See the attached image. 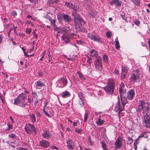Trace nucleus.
Returning a JSON list of instances; mask_svg holds the SVG:
<instances>
[{"mask_svg":"<svg viewBox=\"0 0 150 150\" xmlns=\"http://www.w3.org/2000/svg\"><path fill=\"white\" fill-rule=\"evenodd\" d=\"M89 113L87 112H86L84 114V122H86L87 120L88 116L89 115Z\"/></svg>","mask_w":150,"mask_h":150,"instance_id":"nucleus-33","label":"nucleus"},{"mask_svg":"<svg viewBox=\"0 0 150 150\" xmlns=\"http://www.w3.org/2000/svg\"><path fill=\"white\" fill-rule=\"evenodd\" d=\"M24 129L26 132L29 134L37 132L36 129L34 125L30 123L26 124Z\"/></svg>","mask_w":150,"mask_h":150,"instance_id":"nucleus-3","label":"nucleus"},{"mask_svg":"<svg viewBox=\"0 0 150 150\" xmlns=\"http://www.w3.org/2000/svg\"><path fill=\"white\" fill-rule=\"evenodd\" d=\"M51 148L52 149H59L56 146H51Z\"/></svg>","mask_w":150,"mask_h":150,"instance_id":"nucleus-57","label":"nucleus"},{"mask_svg":"<svg viewBox=\"0 0 150 150\" xmlns=\"http://www.w3.org/2000/svg\"><path fill=\"white\" fill-rule=\"evenodd\" d=\"M131 1H132V2H133V3H134V4L137 6H139V0H130Z\"/></svg>","mask_w":150,"mask_h":150,"instance_id":"nucleus-34","label":"nucleus"},{"mask_svg":"<svg viewBox=\"0 0 150 150\" xmlns=\"http://www.w3.org/2000/svg\"><path fill=\"white\" fill-rule=\"evenodd\" d=\"M26 98V95L25 94H21L17 98L14 99L13 104L22 107H25L27 104L25 103L24 100Z\"/></svg>","mask_w":150,"mask_h":150,"instance_id":"nucleus-2","label":"nucleus"},{"mask_svg":"<svg viewBox=\"0 0 150 150\" xmlns=\"http://www.w3.org/2000/svg\"><path fill=\"white\" fill-rule=\"evenodd\" d=\"M108 38H110L112 36V34L110 32H107L106 33Z\"/></svg>","mask_w":150,"mask_h":150,"instance_id":"nucleus-40","label":"nucleus"},{"mask_svg":"<svg viewBox=\"0 0 150 150\" xmlns=\"http://www.w3.org/2000/svg\"><path fill=\"white\" fill-rule=\"evenodd\" d=\"M115 42H116L115 45H119V41L117 39H116L115 40Z\"/></svg>","mask_w":150,"mask_h":150,"instance_id":"nucleus-62","label":"nucleus"},{"mask_svg":"<svg viewBox=\"0 0 150 150\" xmlns=\"http://www.w3.org/2000/svg\"><path fill=\"white\" fill-rule=\"evenodd\" d=\"M132 74L130 78L131 80L135 82L139 81V69H136L133 70L132 72Z\"/></svg>","mask_w":150,"mask_h":150,"instance_id":"nucleus-4","label":"nucleus"},{"mask_svg":"<svg viewBox=\"0 0 150 150\" xmlns=\"http://www.w3.org/2000/svg\"><path fill=\"white\" fill-rule=\"evenodd\" d=\"M30 2L35 4H36L38 3V0H31Z\"/></svg>","mask_w":150,"mask_h":150,"instance_id":"nucleus-52","label":"nucleus"},{"mask_svg":"<svg viewBox=\"0 0 150 150\" xmlns=\"http://www.w3.org/2000/svg\"><path fill=\"white\" fill-rule=\"evenodd\" d=\"M7 125L8 127V128L6 129V131H9L12 128V125L10 124L9 123H8L7 124Z\"/></svg>","mask_w":150,"mask_h":150,"instance_id":"nucleus-36","label":"nucleus"},{"mask_svg":"<svg viewBox=\"0 0 150 150\" xmlns=\"http://www.w3.org/2000/svg\"><path fill=\"white\" fill-rule=\"evenodd\" d=\"M145 133H143L141 134L139 136V137L137 138V139L139 140L140 138H141V137H143V136H144V135H145Z\"/></svg>","mask_w":150,"mask_h":150,"instance_id":"nucleus-50","label":"nucleus"},{"mask_svg":"<svg viewBox=\"0 0 150 150\" xmlns=\"http://www.w3.org/2000/svg\"><path fill=\"white\" fill-rule=\"evenodd\" d=\"M122 144V138L120 137H118L115 144V148L119 149L121 147Z\"/></svg>","mask_w":150,"mask_h":150,"instance_id":"nucleus-8","label":"nucleus"},{"mask_svg":"<svg viewBox=\"0 0 150 150\" xmlns=\"http://www.w3.org/2000/svg\"><path fill=\"white\" fill-rule=\"evenodd\" d=\"M8 137L11 139H14L17 136L13 133H11L8 135Z\"/></svg>","mask_w":150,"mask_h":150,"instance_id":"nucleus-31","label":"nucleus"},{"mask_svg":"<svg viewBox=\"0 0 150 150\" xmlns=\"http://www.w3.org/2000/svg\"><path fill=\"white\" fill-rule=\"evenodd\" d=\"M42 135L43 138L46 139H49L51 136L50 132L49 131L46 130H43Z\"/></svg>","mask_w":150,"mask_h":150,"instance_id":"nucleus-17","label":"nucleus"},{"mask_svg":"<svg viewBox=\"0 0 150 150\" xmlns=\"http://www.w3.org/2000/svg\"><path fill=\"white\" fill-rule=\"evenodd\" d=\"M124 87L125 86L123 83V82H121L120 85L119 91H122V90H125L124 89Z\"/></svg>","mask_w":150,"mask_h":150,"instance_id":"nucleus-35","label":"nucleus"},{"mask_svg":"<svg viewBox=\"0 0 150 150\" xmlns=\"http://www.w3.org/2000/svg\"><path fill=\"white\" fill-rule=\"evenodd\" d=\"M105 92L108 94L112 95L114 92V90L115 88L109 86H106L103 88Z\"/></svg>","mask_w":150,"mask_h":150,"instance_id":"nucleus-7","label":"nucleus"},{"mask_svg":"<svg viewBox=\"0 0 150 150\" xmlns=\"http://www.w3.org/2000/svg\"><path fill=\"white\" fill-rule=\"evenodd\" d=\"M128 141L127 142H129V144H132L133 142V139H132L130 137H128Z\"/></svg>","mask_w":150,"mask_h":150,"instance_id":"nucleus-41","label":"nucleus"},{"mask_svg":"<svg viewBox=\"0 0 150 150\" xmlns=\"http://www.w3.org/2000/svg\"><path fill=\"white\" fill-rule=\"evenodd\" d=\"M143 126L148 128L150 127V116L144 115L142 117Z\"/></svg>","mask_w":150,"mask_h":150,"instance_id":"nucleus-6","label":"nucleus"},{"mask_svg":"<svg viewBox=\"0 0 150 150\" xmlns=\"http://www.w3.org/2000/svg\"><path fill=\"white\" fill-rule=\"evenodd\" d=\"M88 140L91 143V144H93V143L91 141V139L90 137H88Z\"/></svg>","mask_w":150,"mask_h":150,"instance_id":"nucleus-60","label":"nucleus"},{"mask_svg":"<svg viewBox=\"0 0 150 150\" xmlns=\"http://www.w3.org/2000/svg\"><path fill=\"white\" fill-rule=\"evenodd\" d=\"M62 16L65 22H70L72 21L71 18L67 14H64L62 15Z\"/></svg>","mask_w":150,"mask_h":150,"instance_id":"nucleus-18","label":"nucleus"},{"mask_svg":"<svg viewBox=\"0 0 150 150\" xmlns=\"http://www.w3.org/2000/svg\"><path fill=\"white\" fill-rule=\"evenodd\" d=\"M38 74L40 76H42L43 75V73L42 71H40L38 72Z\"/></svg>","mask_w":150,"mask_h":150,"instance_id":"nucleus-61","label":"nucleus"},{"mask_svg":"<svg viewBox=\"0 0 150 150\" xmlns=\"http://www.w3.org/2000/svg\"><path fill=\"white\" fill-rule=\"evenodd\" d=\"M120 103L119 100V99L118 100V101L117 102L116 105L115 106V110L116 112H117L118 111L119 115H120V112L123 110H124V107L123 108H120Z\"/></svg>","mask_w":150,"mask_h":150,"instance_id":"nucleus-14","label":"nucleus"},{"mask_svg":"<svg viewBox=\"0 0 150 150\" xmlns=\"http://www.w3.org/2000/svg\"><path fill=\"white\" fill-rule=\"evenodd\" d=\"M36 115L38 117H40V113L38 111L36 112Z\"/></svg>","mask_w":150,"mask_h":150,"instance_id":"nucleus-63","label":"nucleus"},{"mask_svg":"<svg viewBox=\"0 0 150 150\" xmlns=\"http://www.w3.org/2000/svg\"><path fill=\"white\" fill-rule=\"evenodd\" d=\"M139 140H138L137 139L135 142H134V146H137V145L139 144Z\"/></svg>","mask_w":150,"mask_h":150,"instance_id":"nucleus-53","label":"nucleus"},{"mask_svg":"<svg viewBox=\"0 0 150 150\" xmlns=\"http://www.w3.org/2000/svg\"><path fill=\"white\" fill-rule=\"evenodd\" d=\"M120 98L122 106L124 108L125 107V106L127 103V97H126V96L120 97Z\"/></svg>","mask_w":150,"mask_h":150,"instance_id":"nucleus-21","label":"nucleus"},{"mask_svg":"<svg viewBox=\"0 0 150 150\" xmlns=\"http://www.w3.org/2000/svg\"><path fill=\"white\" fill-rule=\"evenodd\" d=\"M0 98L3 103H4V100L3 97V95L0 93Z\"/></svg>","mask_w":150,"mask_h":150,"instance_id":"nucleus-59","label":"nucleus"},{"mask_svg":"<svg viewBox=\"0 0 150 150\" xmlns=\"http://www.w3.org/2000/svg\"><path fill=\"white\" fill-rule=\"evenodd\" d=\"M72 15L74 17L75 26L76 31L77 32H81L84 31V29L82 25L85 23L84 21L75 11H73Z\"/></svg>","mask_w":150,"mask_h":150,"instance_id":"nucleus-1","label":"nucleus"},{"mask_svg":"<svg viewBox=\"0 0 150 150\" xmlns=\"http://www.w3.org/2000/svg\"><path fill=\"white\" fill-rule=\"evenodd\" d=\"M76 42L77 43L79 44H81L82 43V42L81 40H77Z\"/></svg>","mask_w":150,"mask_h":150,"instance_id":"nucleus-64","label":"nucleus"},{"mask_svg":"<svg viewBox=\"0 0 150 150\" xmlns=\"http://www.w3.org/2000/svg\"><path fill=\"white\" fill-rule=\"evenodd\" d=\"M32 95L33 96V98H37L38 97L37 94L36 92H32Z\"/></svg>","mask_w":150,"mask_h":150,"instance_id":"nucleus-42","label":"nucleus"},{"mask_svg":"<svg viewBox=\"0 0 150 150\" xmlns=\"http://www.w3.org/2000/svg\"><path fill=\"white\" fill-rule=\"evenodd\" d=\"M75 131L78 133H80L82 131V129H76Z\"/></svg>","mask_w":150,"mask_h":150,"instance_id":"nucleus-46","label":"nucleus"},{"mask_svg":"<svg viewBox=\"0 0 150 150\" xmlns=\"http://www.w3.org/2000/svg\"><path fill=\"white\" fill-rule=\"evenodd\" d=\"M87 36L91 39L95 41L102 43L101 39L99 38H97L96 36L93 34L89 33L88 34Z\"/></svg>","mask_w":150,"mask_h":150,"instance_id":"nucleus-10","label":"nucleus"},{"mask_svg":"<svg viewBox=\"0 0 150 150\" xmlns=\"http://www.w3.org/2000/svg\"><path fill=\"white\" fill-rule=\"evenodd\" d=\"M115 46L116 49L117 50H119L120 48V46L119 44L115 45Z\"/></svg>","mask_w":150,"mask_h":150,"instance_id":"nucleus-58","label":"nucleus"},{"mask_svg":"<svg viewBox=\"0 0 150 150\" xmlns=\"http://www.w3.org/2000/svg\"><path fill=\"white\" fill-rule=\"evenodd\" d=\"M60 81H62L64 86H66L67 84V80L65 78H61L60 79Z\"/></svg>","mask_w":150,"mask_h":150,"instance_id":"nucleus-27","label":"nucleus"},{"mask_svg":"<svg viewBox=\"0 0 150 150\" xmlns=\"http://www.w3.org/2000/svg\"><path fill=\"white\" fill-rule=\"evenodd\" d=\"M125 73H122V75L121 76V77L122 79H124L125 77Z\"/></svg>","mask_w":150,"mask_h":150,"instance_id":"nucleus-56","label":"nucleus"},{"mask_svg":"<svg viewBox=\"0 0 150 150\" xmlns=\"http://www.w3.org/2000/svg\"><path fill=\"white\" fill-rule=\"evenodd\" d=\"M103 122L104 121L100 118L98 119V121L97 122V124L99 125H101L103 123Z\"/></svg>","mask_w":150,"mask_h":150,"instance_id":"nucleus-32","label":"nucleus"},{"mask_svg":"<svg viewBox=\"0 0 150 150\" xmlns=\"http://www.w3.org/2000/svg\"><path fill=\"white\" fill-rule=\"evenodd\" d=\"M43 112L48 117H50V115L45 111V109L43 110Z\"/></svg>","mask_w":150,"mask_h":150,"instance_id":"nucleus-51","label":"nucleus"},{"mask_svg":"<svg viewBox=\"0 0 150 150\" xmlns=\"http://www.w3.org/2000/svg\"><path fill=\"white\" fill-rule=\"evenodd\" d=\"M147 105L145 102L143 101H141L139 102V104L136 110L137 112H140L142 111L143 109H144L146 105Z\"/></svg>","mask_w":150,"mask_h":150,"instance_id":"nucleus-9","label":"nucleus"},{"mask_svg":"<svg viewBox=\"0 0 150 150\" xmlns=\"http://www.w3.org/2000/svg\"><path fill=\"white\" fill-rule=\"evenodd\" d=\"M79 77L82 80H84L85 79V78L84 77L83 75L82 74H80L79 75Z\"/></svg>","mask_w":150,"mask_h":150,"instance_id":"nucleus-49","label":"nucleus"},{"mask_svg":"<svg viewBox=\"0 0 150 150\" xmlns=\"http://www.w3.org/2000/svg\"><path fill=\"white\" fill-rule=\"evenodd\" d=\"M30 119L32 122H34L35 121L36 119L34 114L30 113L29 115Z\"/></svg>","mask_w":150,"mask_h":150,"instance_id":"nucleus-25","label":"nucleus"},{"mask_svg":"<svg viewBox=\"0 0 150 150\" xmlns=\"http://www.w3.org/2000/svg\"><path fill=\"white\" fill-rule=\"evenodd\" d=\"M94 65L98 71H100L101 70L103 65L100 57L98 56L96 57Z\"/></svg>","mask_w":150,"mask_h":150,"instance_id":"nucleus-5","label":"nucleus"},{"mask_svg":"<svg viewBox=\"0 0 150 150\" xmlns=\"http://www.w3.org/2000/svg\"><path fill=\"white\" fill-rule=\"evenodd\" d=\"M28 102V103H31L33 102V99H32V100H31L30 98H28L27 99Z\"/></svg>","mask_w":150,"mask_h":150,"instance_id":"nucleus-55","label":"nucleus"},{"mask_svg":"<svg viewBox=\"0 0 150 150\" xmlns=\"http://www.w3.org/2000/svg\"><path fill=\"white\" fill-rule=\"evenodd\" d=\"M63 40L66 43H69L70 42V39L67 35L64 34L62 36Z\"/></svg>","mask_w":150,"mask_h":150,"instance_id":"nucleus-19","label":"nucleus"},{"mask_svg":"<svg viewBox=\"0 0 150 150\" xmlns=\"http://www.w3.org/2000/svg\"><path fill=\"white\" fill-rule=\"evenodd\" d=\"M135 95L134 90L131 89L127 93V98L129 100H132Z\"/></svg>","mask_w":150,"mask_h":150,"instance_id":"nucleus-15","label":"nucleus"},{"mask_svg":"<svg viewBox=\"0 0 150 150\" xmlns=\"http://www.w3.org/2000/svg\"><path fill=\"white\" fill-rule=\"evenodd\" d=\"M59 0H51L50 1V0H49L48 2L49 3L51 4L54 3H57V2H59Z\"/></svg>","mask_w":150,"mask_h":150,"instance_id":"nucleus-38","label":"nucleus"},{"mask_svg":"<svg viewBox=\"0 0 150 150\" xmlns=\"http://www.w3.org/2000/svg\"><path fill=\"white\" fill-rule=\"evenodd\" d=\"M17 150H29L28 149L25 148L20 147L17 148Z\"/></svg>","mask_w":150,"mask_h":150,"instance_id":"nucleus-43","label":"nucleus"},{"mask_svg":"<svg viewBox=\"0 0 150 150\" xmlns=\"http://www.w3.org/2000/svg\"><path fill=\"white\" fill-rule=\"evenodd\" d=\"M107 84V86H109L111 87L113 86V87L114 88L115 87V83L113 80L112 79H108Z\"/></svg>","mask_w":150,"mask_h":150,"instance_id":"nucleus-22","label":"nucleus"},{"mask_svg":"<svg viewBox=\"0 0 150 150\" xmlns=\"http://www.w3.org/2000/svg\"><path fill=\"white\" fill-rule=\"evenodd\" d=\"M122 73L126 74L128 71L127 67H122Z\"/></svg>","mask_w":150,"mask_h":150,"instance_id":"nucleus-29","label":"nucleus"},{"mask_svg":"<svg viewBox=\"0 0 150 150\" xmlns=\"http://www.w3.org/2000/svg\"><path fill=\"white\" fill-rule=\"evenodd\" d=\"M68 147L71 149H73L75 146V143L73 141L70 139H68L67 141Z\"/></svg>","mask_w":150,"mask_h":150,"instance_id":"nucleus-12","label":"nucleus"},{"mask_svg":"<svg viewBox=\"0 0 150 150\" xmlns=\"http://www.w3.org/2000/svg\"><path fill=\"white\" fill-rule=\"evenodd\" d=\"M50 21L51 23L53 25V26L55 27H56V25L55 24V20L52 19L51 18H50Z\"/></svg>","mask_w":150,"mask_h":150,"instance_id":"nucleus-37","label":"nucleus"},{"mask_svg":"<svg viewBox=\"0 0 150 150\" xmlns=\"http://www.w3.org/2000/svg\"><path fill=\"white\" fill-rule=\"evenodd\" d=\"M65 4L67 6L69 7V8L70 7V6H71V5H72L73 4L72 3L70 2H66L65 3Z\"/></svg>","mask_w":150,"mask_h":150,"instance_id":"nucleus-39","label":"nucleus"},{"mask_svg":"<svg viewBox=\"0 0 150 150\" xmlns=\"http://www.w3.org/2000/svg\"><path fill=\"white\" fill-rule=\"evenodd\" d=\"M32 29L31 28L30 29H27L25 30V32L26 33L29 34L31 32Z\"/></svg>","mask_w":150,"mask_h":150,"instance_id":"nucleus-45","label":"nucleus"},{"mask_svg":"<svg viewBox=\"0 0 150 150\" xmlns=\"http://www.w3.org/2000/svg\"><path fill=\"white\" fill-rule=\"evenodd\" d=\"M70 8L72 9H73L74 10V11H76V10L75 9V6L73 4L71 5V6H70Z\"/></svg>","mask_w":150,"mask_h":150,"instance_id":"nucleus-54","label":"nucleus"},{"mask_svg":"<svg viewBox=\"0 0 150 150\" xmlns=\"http://www.w3.org/2000/svg\"><path fill=\"white\" fill-rule=\"evenodd\" d=\"M120 94V97L126 96V92L125 90H122V91H119Z\"/></svg>","mask_w":150,"mask_h":150,"instance_id":"nucleus-28","label":"nucleus"},{"mask_svg":"<svg viewBox=\"0 0 150 150\" xmlns=\"http://www.w3.org/2000/svg\"><path fill=\"white\" fill-rule=\"evenodd\" d=\"M35 84L37 88L40 89L42 87L45 86V84L42 81H38L35 83Z\"/></svg>","mask_w":150,"mask_h":150,"instance_id":"nucleus-20","label":"nucleus"},{"mask_svg":"<svg viewBox=\"0 0 150 150\" xmlns=\"http://www.w3.org/2000/svg\"><path fill=\"white\" fill-rule=\"evenodd\" d=\"M48 57L49 59V60H48L49 62H50L52 60V57L50 54V52L49 51V53L48 54Z\"/></svg>","mask_w":150,"mask_h":150,"instance_id":"nucleus-44","label":"nucleus"},{"mask_svg":"<svg viewBox=\"0 0 150 150\" xmlns=\"http://www.w3.org/2000/svg\"><path fill=\"white\" fill-rule=\"evenodd\" d=\"M100 143L101 144L102 148L106 147V144L103 142L101 141L100 142Z\"/></svg>","mask_w":150,"mask_h":150,"instance_id":"nucleus-48","label":"nucleus"},{"mask_svg":"<svg viewBox=\"0 0 150 150\" xmlns=\"http://www.w3.org/2000/svg\"><path fill=\"white\" fill-rule=\"evenodd\" d=\"M40 145L44 148H47L49 146L50 144L47 141L42 140L40 141Z\"/></svg>","mask_w":150,"mask_h":150,"instance_id":"nucleus-16","label":"nucleus"},{"mask_svg":"<svg viewBox=\"0 0 150 150\" xmlns=\"http://www.w3.org/2000/svg\"><path fill=\"white\" fill-rule=\"evenodd\" d=\"M110 4L111 5L115 4L116 6H119L121 5V3L119 0H112L110 2Z\"/></svg>","mask_w":150,"mask_h":150,"instance_id":"nucleus-23","label":"nucleus"},{"mask_svg":"<svg viewBox=\"0 0 150 150\" xmlns=\"http://www.w3.org/2000/svg\"><path fill=\"white\" fill-rule=\"evenodd\" d=\"M91 55L93 57H96L98 55V53L94 50L92 49L90 50V52Z\"/></svg>","mask_w":150,"mask_h":150,"instance_id":"nucleus-26","label":"nucleus"},{"mask_svg":"<svg viewBox=\"0 0 150 150\" xmlns=\"http://www.w3.org/2000/svg\"><path fill=\"white\" fill-rule=\"evenodd\" d=\"M71 95L70 93L67 91H65L62 92L61 97L63 98H66L70 96Z\"/></svg>","mask_w":150,"mask_h":150,"instance_id":"nucleus-24","label":"nucleus"},{"mask_svg":"<svg viewBox=\"0 0 150 150\" xmlns=\"http://www.w3.org/2000/svg\"><path fill=\"white\" fill-rule=\"evenodd\" d=\"M144 115H149L150 116V104H147L143 112Z\"/></svg>","mask_w":150,"mask_h":150,"instance_id":"nucleus-11","label":"nucleus"},{"mask_svg":"<svg viewBox=\"0 0 150 150\" xmlns=\"http://www.w3.org/2000/svg\"><path fill=\"white\" fill-rule=\"evenodd\" d=\"M78 95L79 98V103L81 106H83L84 105V100L83 95L82 93L79 92L78 93Z\"/></svg>","mask_w":150,"mask_h":150,"instance_id":"nucleus-13","label":"nucleus"},{"mask_svg":"<svg viewBox=\"0 0 150 150\" xmlns=\"http://www.w3.org/2000/svg\"><path fill=\"white\" fill-rule=\"evenodd\" d=\"M103 61L105 63H108V58L107 56L105 54L103 55Z\"/></svg>","mask_w":150,"mask_h":150,"instance_id":"nucleus-30","label":"nucleus"},{"mask_svg":"<svg viewBox=\"0 0 150 150\" xmlns=\"http://www.w3.org/2000/svg\"><path fill=\"white\" fill-rule=\"evenodd\" d=\"M134 23L135 24L139 26L140 24V22L138 20H136L134 22Z\"/></svg>","mask_w":150,"mask_h":150,"instance_id":"nucleus-47","label":"nucleus"}]
</instances>
